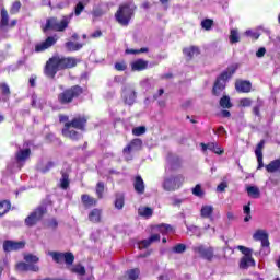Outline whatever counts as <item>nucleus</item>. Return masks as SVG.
I'll return each mask as SVG.
<instances>
[{
	"label": "nucleus",
	"instance_id": "obj_47",
	"mask_svg": "<svg viewBox=\"0 0 280 280\" xmlns=\"http://www.w3.org/2000/svg\"><path fill=\"white\" fill-rule=\"evenodd\" d=\"M220 106L222 108H231L233 106V104H231V97L229 96H223L221 100H220Z\"/></svg>",
	"mask_w": 280,
	"mask_h": 280
},
{
	"label": "nucleus",
	"instance_id": "obj_25",
	"mask_svg": "<svg viewBox=\"0 0 280 280\" xmlns=\"http://www.w3.org/2000/svg\"><path fill=\"white\" fill-rule=\"evenodd\" d=\"M130 66L132 71H145V69H148V61L138 59L132 61Z\"/></svg>",
	"mask_w": 280,
	"mask_h": 280
},
{
	"label": "nucleus",
	"instance_id": "obj_10",
	"mask_svg": "<svg viewBox=\"0 0 280 280\" xmlns=\"http://www.w3.org/2000/svg\"><path fill=\"white\" fill-rule=\"evenodd\" d=\"M180 165H182L180 158H178V155L168 153L166 158L165 174L176 172V170H178Z\"/></svg>",
	"mask_w": 280,
	"mask_h": 280
},
{
	"label": "nucleus",
	"instance_id": "obj_48",
	"mask_svg": "<svg viewBox=\"0 0 280 280\" xmlns=\"http://www.w3.org/2000/svg\"><path fill=\"white\" fill-rule=\"evenodd\" d=\"M236 248L244 255V257H253V249L242 245H238Z\"/></svg>",
	"mask_w": 280,
	"mask_h": 280
},
{
	"label": "nucleus",
	"instance_id": "obj_35",
	"mask_svg": "<svg viewBox=\"0 0 280 280\" xmlns=\"http://www.w3.org/2000/svg\"><path fill=\"white\" fill-rule=\"evenodd\" d=\"M229 40L231 45L240 43V31L237 28H232L230 31Z\"/></svg>",
	"mask_w": 280,
	"mask_h": 280
},
{
	"label": "nucleus",
	"instance_id": "obj_22",
	"mask_svg": "<svg viewBox=\"0 0 280 280\" xmlns=\"http://www.w3.org/2000/svg\"><path fill=\"white\" fill-rule=\"evenodd\" d=\"M265 143H266V141L261 140L255 150V154H256L257 161H258L257 170H261V167H264V153L261 152V150H264Z\"/></svg>",
	"mask_w": 280,
	"mask_h": 280
},
{
	"label": "nucleus",
	"instance_id": "obj_13",
	"mask_svg": "<svg viewBox=\"0 0 280 280\" xmlns=\"http://www.w3.org/2000/svg\"><path fill=\"white\" fill-rule=\"evenodd\" d=\"M30 154H32V150H30V148L21 149V147H19V150L15 153L18 170L23 167V163L30 159Z\"/></svg>",
	"mask_w": 280,
	"mask_h": 280
},
{
	"label": "nucleus",
	"instance_id": "obj_31",
	"mask_svg": "<svg viewBox=\"0 0 280 280\" xmlns=\"http://www.w3.org/2000/svg\"><path fill=\"white\" fill-rule=\"evenodd\" d=\"M249 266H255V259H253V256H244L241 259L240 268L246 270V268H249Z\"/></svg>",
	"mask_w": 280,
	"mask_h": 280
},
{
	"label": "nucleus",
	"instance_id": "obj_18",
	"mask_svg": "<svg viewBox=\"0 0 280 280\" xmlns=\"http://www.w3.org/2000/svg\"><path fill=\"white\" fill-rule=\"evenodd\" d=\"M200 145L202 152H207V150H210L211 152H214V154H224V149H222V147H220L215 142H209L208 144L201 143Z\"/></svg>",
	"mask_w": 280,
	"mask_h": 280
},
{
	"label": "nucleus",
	"instance_id": "obj_3",
	"mask_svg": "<svg viewBox=\"0 0 280 280\" xmlns=\"http://www.w3.org/2000/svg\"><path fill=\"white\" fill-rule=\"evenodd\" d=\"M135 10H137V7L132 3L121 4L115 13L117 23L125 27L130 25V21L132 20V16H135Z\"/></svg>",
	"mask_w": 280,
	"mask_h": 280
},
{
	"label": "nucleus",
	"instance_id": "obj_30",
	"mask_svg": "<svg viewBox=\"0 0 280 280\" xmlns=\"http://www.w3.org/2000/svg\"><path fill=\"white\" fill-rule=\"evenodd\" d=\"M81 200H82L83 206L86 209H90V207H95V205H97V200H95V198H93L89 195H82Z\"/></svg>",
	"mask_w": 280,
	"mask_h": 280
},
{
	"label": "nucleus",
	"instance_id": "obj_45",
	"mask_svg": "<svg viewBox=\"0 0 280 280\" xmlns=\"http://www.w3.org/2000/svg\"><path fill=\"white\" fill-rule=\"evenodd\" d=\"M192 195L197 196V198H202L205 196V191L202 190V186L200 184H197L192 188Z\"/></svg>",
	"mask_w": 280,
	"mask_h": 280
},
{
	"label": "nucleus",
	"instance_id": "obj_14",
	"mask_svg": "<svg viewBox=\"0 0 280 280\" xmlns=\"http://www.w3.org/2000/svg\"><path fill=\"white\" fill-rule=\"evenodd\" d=\"M122 100L128 106H132L137 102V92L132 88H125L122 91Z\"/></svg>",
	"mask_w": 280,
	"mask_h": 280
},
{
	"label": "nucleus",
	"instance_id": "obj_49",
	"mask_svg": "<svg viewBox=\"0 0 280 280\" xmlns=\"http://www.w3.org/2000/svg\"><path fill=\"white\" fill-rule=\"evenodd\" d=\"M243 213H245L244 222H250V219L253 218L250 215V203L243 207Z\"/></svg>",
	"mask_w": 280,
	"mask_h": 280
},
{
	"label": "nucleus",
	"instance_id": "obj_50",
	"mask_svg": "<svg viewBox=\"0 0 280 280\" xmlns=\"http://www.w3.org/2000/svg\"><path fill=\"white\" fill-rule=\"evenodd\" d=\"M145 127L144 126H139L132 129V135L135 137H141V135H145Z\"/></svg>",
	"mask_w": 280,
	"mask_h": 280
},
{
	"label": "nucleus",
	"instance_id": "obj_16",
	"mask_svg": "<svg viewBox=\"0 0 280 280\" xmlns=\"http://www.w3.org/2000/svg\"><path fill=\"white\" fill-rule=\"evenodd\" d=\"M86 121H89V118H86V116H78L74 117L72 121L66 124H69L70 128H75L77 130H84Z\"/></svg>",
	"mask_w": 280,
	"mask_h": 280
},
{
	"label": "nucleus",
	"instance_id": "obj_27",
	"mask_svg": "<svg viewBox=\"0 0 280 280\" xmlns=\"http://www.w3.org/2000/svg\"><path fill=\"white\" fill-rule=\"evenodd\" d=\"M163 189L165 191H176V183L174 177H165L163 182Z\"/></svg>",
	"mask_w": 280,
	"mask_h": 280
},
{
	"label": "nucleus",
	"instance_id": "obj_26",
	"mask_svg": "<svg viewBox=\"0 0 280 280\" xmlns=\"http://www.w3.org/2000/svg\"><path fill=\"white\" fill-rule=\"evenodd\" d=\"M90 222H93V224H97L98 222H102V209L94 208L88 215Z\"/></svg>",
	"mask_w": 280,
	"mask_h": 280
},
{
	"label": "nucleus",
	"instance_id": "obj_33",
	"mask_svg": "<svg viewBox=\"0 0 280 280\" xmlns=\"http://www.w3.org/2000/svg\"><path fill=\"white\" fill-rule=\"evenodd\" d=\"M154 210L150 207H140L138 209V215H140L141 218H152Z\"/></svg>",
	"mask_w": 280,
	"mask_h": 280
},
{
	"label": "nucleus",
	"instance_id": "obj_61",
	"mask_svg": "<svg viewBox=\"0 0 280 280\" xmlns=\"http://www.w3.org/2000/svg\"><path fill=\"white\" fill-rule=\"evenodd\" d=\"M48 228L49 229H58V221L56 219H51L49 222H48Z\"/></svg>",
	"mask_w": 280,
	"mask_h": 280
},
{
	"label": "nucleus",
	"instance_id": "obj_6",
	"mask_svg": "<svg viewBox=\"0 0 280 280\" xmlns=\"http://www.w3.org/2000/svg\"><path fill=\"white\" fill-rule=\"evenodd\" d=\"M84 90L80 85H73L58 95L60 104H71L75 97H80Z\"/></svg>",
	"mask_w": 280,
	"mask_h": 280
},
{
	"label": "nucleus",
	"instance_id": "obj_58",
	"mask_svg": "<svg viewBox=\"0 0 280 280\" xmlns=\"http://www.w3.org/2000/svg\"><path fill=\"white\" fill-rule=\"evenodd\" d=\"M171 200H172L173 207H180V205L185 202V199H180L178 197H173Z\"/></svg>",
	"mask_w": 280,
	"mask_h": 280
},
{
	"label": "nucleus",
	"instance_id": "obj_5",
	"mask_svg": "<svg viewBox=\"0 0 280 280\" xmlns=\"http://www.w3.org/2000/svg\"><path fill=\"white\" fill-rule=\"evenodd\" d=\"M235 71H237V68L235 67L228 68L217 78V81L214 82V86L212 90V93L214 95H220V93H222L223 90L226 89V81L233 78Z\"/></svg>",
	"mask_w": 280,
	"mask_h": 280
},
{
	"label": "nucleus",
	"instance_id": "obj_7",
	"mask_svg": "<svg viewBox=\"0 0 280 280\" xmlns=\"http://www.w3.org/2000/svg\"><path fill=\"white\" fill-rule=\"evenodd\" d=\"M48 255L52 257V261L56 264H62L65 261L66 267L73 266V261H75V256L71 252H49Z\"/></svg>",
	"mask_w": 280,
	"mask_h": 280
},
{
	"label": "nucleus",
	"instance_id": "obj_23",
	"mask_svg": "<svg viewBox=\"0 0 280 280\" xmlns=\"http://www.w3.org/2000/svg\"><path fill=\"white\" fill-rule=\"evenodd\" d=\"M154 242H161V235L152 234L149 238L139 242L138 246L139 248H148L150 245L154 244Z\"/></svg>",
	"mask_w": 280,
	"mask_h": 280
},
{
	"label": "nucleus",
	"instance_id": "obj_29",
	"mask_svg": "<svg viewBox=\"0 0 280 280\" xmlns=\"http://www.w3.org/2000/svg\"><path fill=\"white\" fill-rule=\"evenodd\" d=\"M213 206H202L200 210L201 218H208L209 220H213Z\"/></svg>",
	"mask_w": 280,
	"mask_h": 280
},
{
	"label": "nucleus",
	"instance_id": "obj_2",
	"mask_svg": "<svg viewBox=\"0 0 280 280\" xmlns=\"http://www.w3.org/2000/svg\"><path fill=\"white\" fill-rule=\"evenodd\" d=\"M78 62L79 60L75 57L54 56L47 61L44 73L47 78H56L58 71L73 69Z\"/></svg>",
	"mask_w": 280,
	"mask_h": 280
},
{
	"label": "nucleus",
	"instance_id": "obj_20",
	"mask_svg": "<svg viewBox=\"0 0 280 280\" xmlns=\"http://www.w3.org/2000/svg\"><path fill=\"white\" fill-rule=\"evenodd\" d=\"M16 270H19L20 272H38L40 268L38 267V265H33L30 262H19L16 265Z\"/></svg>",
	"mask_w": 280,
	"mask_h": 280
},
{
	"label": "nucleus",
	"instance_id": "obj_42",
	"mask_svg": "<svg viewBox=\"0 0 280 280\" xmlns=\"http://www.w3.org/2000/svg\"><path fill=\"white\" fill-rule=\"evenodd\" d=\"M141 273V271H139V269H130L127 271V277L129 280H138L139 279V275Z\"/></svg>",
	"mask_w": 280,
	"mask_h": 280
},
{
	"label": "nucleus",
	"instance_id": "obj_52",
	"mask_svg": "<svg viewBox=\"0 0 280 280\" xmlns=\"http://www.w3.org/2000/svg\"><path fill=\"white\" fill-rule=\"evenodd\" d=\"M173 179L175 180L176 189H180V187L183 186V183H185V176L177 175L173 177Z\"/></svg>",
	"mask_w": 280,
	"mask_h": 280
},
{
	"label": "nucleus",
	"instance_id": "obj_37",
	"mask_svg": "<svg viewBox=\"0 0 280 280\" xmlns=\"http://www.w3.org/2000/svg\"><path fill=\"white\" fill-rule=\"evenodd\" d=\"M246 191L249 198H259V196L261 195L257 186H248Z\"/></svg>",
	"mask_w": 280,
	"mask_h": 280
},
{
	"label": "nucleus",
	"instance_id": "obj_51",
	"mask_svg": "<svg viewBox=\"0 0 280 280\" xmlns=\"http://www.w3.org/2000/svg\"><path fill=\"white\" fill-rule=\"evenodd\" d=\"M24 260L26 264H38L39 258L37 256L28 254L24 256Z\"/></svg>",
	"mask_w": 280,
	"mask_h": 280
},
{
	"label": "nucleus",
	"instance_id": "obj_54",
	"mask_svg": "<svg viewBox=\"0 0 280 280\" xmlns=\"http://www.w3.org/2000/svg\"><path fill=\"white\" fill-rule=\"evenodd\" d=\"M92 14H93V16H96V18L103 16V14H104V5L101 4V5L96 7V8H94Z\"/></svg>",
	"mask_w": 280,
	"mask_h": 280
},
{
	"label": "nucleus",
	"instance_id": "obj_41",
	"mask_svg": "<svg viewBox=\"0 0 280 280\" xmlns=\"http://www.w3.org/2000/svg\"><path fill=\"white\" fill-rule=\"evenodd\" d=\"M10 207H11V203H10V201H8V200H4V201H1V202H0V218H1L2 215H5V213H7L8 211H10Z\"/></svg>",
	"mask_w": 280,
	"mask_h": 280
},
{
	"label": "nucleus",
	"instance_id": "obj_40",
	"mask_svg": "<svg viewBox=\"0 0 280 280\" xmlns=\"http://www.w3.org/2000/svg\"><path fill=\"white\" fill-rule=\"evenodd\" d=\"M187 231H189L191 234L190 235H196L197 237H200L202 235V232L197 225H189L185 223Z\"/></svg>",
	"mask_w": 280,
	"mask_h": 280
},
{
	"label": "nucleus",
	"instance_id": "obj_12",
	"mask_svg": "<svg viewBox=\"0 0 280 280\" xmlns=\"http://www.w3.org/2000/svg\"><path fill=\"white\" fill-rule=\"evenodd\" d=\"M25 248V241H10L7 240L3 242L4 253H12L14 250H23Z\"/></svg>",
	"mask_w": 280,
	"mask_h": 280
},
{
	"label": "nucleus",
	"instance_id": "obj_43",
	"mask_svg": "<svg viewBox=\"0 0 280 280\" xmlns=\"http://www.w3.org/2000/svg\"><path fill=\"white\" fill-rule=\"evenodd\" d=\"M201 27H202V30H206V32H209L213 27V20H211V19L202 20Z\"/></svg>",
	"mask_w": 280,
	"mask_h": 280
},
{
	"label": "nucleus",
	"instance_id": "obj_24",
	"mask_svg": "<svg viewBox=\"0 0 280 280\" xmlns=\"http://www.w3.org/2000/svg\"><path fill=\"white\" fill-rule=\"evenodd\" d=\"M66 268H68L73 275H79V277H84V275H86V268L82 266V264L67 266Z\"/></svg>",
	"mask_w": 280,
	"mask_h": 280
},
{
	"label": "nucleus",
	"instance_id": "obj_55",
	"mask_svg": "<svg viewBox=\"0 0 280 280\" xmlns=\"http://www.w3.org/2000/svg\"><path fill=\"white\" fill-rule=\"evenodd\" d=\"M52 167H56V163L55 162H47L46 165L44 167H40V172H43L44 174H46V172H49V170H52Z\"/></svg>",
	"mask_w": 280,
	"mask_h": 280
},
{
	"label": "nucleus",
	"instance_id": "obj_44",
	"mask_svg": "<svg viewBox=\"0 0 280 280\" xmlns=\"http://www.w3.org/2000/svg\"><path fill=\"white\" fill-rule=\"evenodd\" d=\"M187 250V245L179 243L173 247V253H176L177 255H180Z\"/></svg>",
	"mask_w": 280,
	"mask_h": 280
},
{
	"label": "nucleus",
	"instance_id": "obj_32",
	"mask_svg": "<svg viewBox=\"0 0 280 280\" xmlns=\"http://www.w3.org/2000/svg\"><path fill=\"white\" fill-rule=\"evenodd\" d=\"M266 171L269 172V174H275V172H279L280 170V160H273L268 165L265 166Z\"/></svg>",
	"mask_w": 280,
	"mask_h": 280
},
{
	"label": "nucleus",
	"instance_id": "obj_64",
	"mask_svg": "<svg viewBox=\"0 0 280 280\" xmlns=\"http://www.w3.org/2000/svg\"><path fill=\"white\" fill-rule=\"evenodd\" d=\"M241 105H243L244 107L250 106V98L241 100Z\"/></svg>",
	"mask_w": 280,
	"mask_h": 280
},
{
	"label": "nucleus",
	"instance_id": "obj_34",
	"mask_svg": "<svg viewBox=\"0 0 280 280\" xmlns=\"http://www.w3.org/2000/svg\"><path fill=\"white\" fill-rule=\"evenodd\" d=\"M82 47H84V44L74 43V42H67L65 44V48L67 49V51H80Z\"/></svg>",
	"mask_w": 280,
	"mask_h": 280
},
{
	"label": "nucleus",
	"instance_id": "obj_62",
	"mask_svg": "<svg viewBox=\"0 0 280 280\" xmlns=\"http://www.w3.org/2000/svg\"><path fill=\"white\" fill-rule=\"evenodd\" d=\"M1 89H2V93H3L4 95H10V86H8V84L3 83V84L1 85Z\"/></svg>",
	"mask_w": 280,
	"mask_h": 280
},
{
	"label": "nucleus",
	"instance_id": "obj_59",
	"mask_svg": "<svg viewBox=\"0 0 280 280\" xmlns=\"http://www.w3.org/2000/svg\"><path fill=\"white\" fill-rule=\"evenodd\" d=\"M21 10V2H14L11 7V14H16Z\"/></svg>",
	"mask_w": 280,
	"mask_h": 280
},
{
	"label": "nucleus",
	"instance_id": "obj_28",
	"mask_svg": "<svg viewBox=\"0 0 280 280\" xmlns=\"http://www.w3.org/2000/svg\"><path fill=\"white\" fill-rule=\"evenodd\" d=\"M135 191L137 194H144L145 191V184L143 183V178L141 176H137L133 183Z\"/></svg>",
	"mask_w": 280,
	"mask_h": 280
},
{
	"label": "nucleus",
	"instance_id": "obj_15",
	"mask_svg": "<svg viewBox=\"0 0 280 280\" xmlns=\"http://www.w3.org/2000/svg\"><path fill=\"white\" fill-rule=\"evenodd\" d=\"M195 253H198L200 257L203 259H207L208 261H211L213 259V248L211 247H205V245H199L194 247Z\"/></svg>",
	"mask_w": 280,
	"mask_h": 280
},
{
	"label": "nucleus",
	"instance_id": "obj_60",
	"mask_svg": "<svg viewBox=\"0 0 280 280\" xmlns=\"http://www.w3.org/2000/svg\"><path fill=\"white\" fill-rule=\"evenodd\" d=\"M264 56H266V48L265 47H261L257 50L256 52V57L257 58H264Z\"/></svg>",
	"mask_w": 280,
	"mask_h": 280
},
{
	"label": "nucleus",
	"instance_id": "obj_56",
	"mask_svg": "<svg viewBox=\"0 0 280 280\" xmlns=\"http://www.w3.org/2000/svg\"><path fill=\"white\" fill-rule=\"evenodd\" d=\"M114 67H115L116 71H126L128 69L126 61L116 62Z\"/></svg>",
	"mask_w": 280,
	"mask_h": 280
},
{
	"label": "nucleus",
	"instance_id": "obj_17",
	"mask_svg": "<svg viewBox=\"0 0 280 280\" xmlns=\"http://www.w3.org/2000/svg\"><path fill=\"white\" fill-rule=\"evenodd\" d=\"M56 37L54 36H49L46 40L37 44L35 46V51L40 52V51H45L46 49H49V47H54V45H56Z\"/></svg>",
	"mask_w": 280,
	"mask_h": 280
},
{
	"label": "nucleus",
	"instance_id": "obj_63",
	"mask_svg": "<svg viewBox=\"0 0 280 280\" xmlns=\"http://www.w3.org/2000/svg\"><path fill=\"white\" fill-rule=\"evenodd\" d=\"M226 187H229V185H226V183L222 182V183L217 187V191H224V189H226Z\"/></svg>",
	"mask_w": 280,
	"mask_h": 280
},
{
	"label": "nucleus",
	"instance_id": "obj_57",
	"mask_svg": "<svg viewBox=\"0 0 280 280\" xmlns=\"http://www.w3.org/2000/svg\"><path fill=\"white\" fill-rule=\"evenodd\" d=\"M245 36H249V38H254V40H257L259 38L260 34L257 32H254L252 30H247L245 32Z\"/></svg>",
	"mask_w": 280,
	"mask_h": 280
},
{
	"label": "nucleus",
	"instance_id": "obj_8",
	"mask_svg": "<svg viewBox=\"0 0 280 280\" xmlns=\"http://www.w3.org/2000/svg\"><path fill=\"white\" fill-rule=\"evenodd\" d=\"M256 242H261L260 255H270V241L268 240V233L264 230H258L253 235Z\"/></svg>",
	"mask_w": 280,
	"mask_h": 280
},
{
	"label": "nucleus",
	"instance_id": "obj_4",
	"mask_svg": "<svg viewBox=\"0 0 280 280\" xmlns=\"http://www.w3.org/2000/svg\"><path fill=\"white\" fill-rule=\"evenodd\" d=\"M49 205H51V200L47 199L31 212V214L25 219L26 226H36V224H38V222H40L46 215L47 207H49Z\"/></svg>",
	"mask_w": 280,
	"mask_h": 280
},
{
	"label": "nucleus",
	"instance_id": "obj_19",
	"mask_svg": "<svg viewBox=\"0 0 280 280\" xmlns=\"http://www.w3.org/2000/svg\"><path fill=\"white\" fill-rule=\"evenodd\" d=\"M62 135L68 139H72V141H78V139L82 137L78 131L71 129L70 124L65 125V128L62 129Z\"/></svg>",
	"mask_w": 280,
	"mask_h": 280
},
{
	"label": "nucleus",
	"instance_id": "obj_1",
	"mask_svg": "<svg viewBox=\"0 0 280 280\" xmlns=\"http://www.w3.org/2000/svg\"><path fill=\"white\" fill-rule=\"evenodd\" d=\"M90 1L91 0H79L74 7V12L70 13L67 16H63L60 22H58V20H56L55 18L47 20L46 25L44 26V32H47L49 30H54L55 32H65V30L69 27V23H71V19H73V14L74 16H80V14L84 12V8L89 5Z\"/></svg>",
	"mask_w": 280,
	"mask_h": 280
},
{
	"label": "nucleus",
	"instance_id": "obj_36",
	"mask_svg": "<svg viewBox=\"0 0 280 280\" xmlns=\"http://www.w3.org/2000/svg\"><path fill=\"white\" fill-rule=\"evenodd\" d=\"M184 54L185 56H187L188 58H194V56H198V54H200V49L196 46H190L188 48H184Z\"/></svg>",
	"mask_w": 280,
	"mask_h": 280
},
{
	"label": "nucleus",
	"instance_id": "obj_53",
	"mask_svg": "<svg viewBox=\"0 0 280 280\" xmlns=\"http://www.w3.org/2000/svg\"><path fill=\"white\" fill-rule=\"evenodd\" d=\"M96 195L98 198H104V182H98L96 185Z\"/></svg>",
	"mask_w": 280,
	"mask_h": 280
},
{
	"label": "nucleus",
	"instance_id": "obj_46",
	"mask_svg": "<svg viewBox=\"0 0 280 280\" xmlns=\"http://www.w3.org/2000/svg\"><path fill=\"white\" fill-rule=\"evenodd\" d=\"M115 207L118 210L124 209V196L121 194L116 195Z\"/></svg>",
	"mask_w": 280,
	"mask_h": 280
},
{
	"label": "nucleus",
	"instance_id": "obj_38",
	"mask_svg": "<svg viewBox=\"0 0 280 280\" xmlns=\"http://www.w3.org/2000/svg\"><path fill=\"white\" fill-rule=\"evenodd\" d=\"M158 229L162 235H170V233H174V228L170 224H161Z\"/></svg>",
	"mask_w": 280,
	"mask_h": 280
},
{
	"label": "nucleus",
	"instance_id": "obj_21",
	"mask_svg": "<svg viewBox=\"0 0 280 280\" xmlns=\"http://www.w3.org/2000/svg\"><path fill=\"white\" fill-rule=\"evenodd\" d=\"M235 89L238 93H250L253 84L250 81L238 80L235 82Z\"/></svg>",
	"mask_w": 280,
	"mask_h": 280
},
{
	"label": "nucleus",
	"instance_id": "obj_11",
	"mask_svg": "<svg viewBox=\"0 0 280 280\" xmlns=\"http://www.w3.org/2000/svg\"><path fill=\"white\" fill-rule=\"evenodd\" d=\"M16 25V20L10 22V16L8 15V11L5 9H1V20H0V32H8L12 30Z\"/></svg>",
	"mask_w": 280,
	"mask_h": 280
},
{
	"label": "nucleus",
	"instance_id": "obj_39",
	"mask_svg": "<svg viewBox=\"0 0 280 280\" xmlns=\"http://www.w3.org/2000/svg\"><path fill=\"white\" fill-rule=\"evenodd\" d=\"M60 187L61 189H69V174L66 172L61 173Z\"/></svg>",
	"mask_w": 280,
	"mask_h": 280
},
{
	"label": "nucleus",
	"instance_id": "obj_9",
	"mask_svg": "<svg viewBox=\"0 0 280 280\" xmlns=\"http://www.w3.org/2000/svg\"><path fill=\"white\" fill-rule=\"evenodd\" d=\"M141 148H143V141L139 138H136L131 140L130 143L126 145V148H124L122 154H125V159H127V161H130V159H132L130 153L139 152Z\"/></svg>",
	"mask_w": 280,
	"mask_h": 280
}]
</instances>
